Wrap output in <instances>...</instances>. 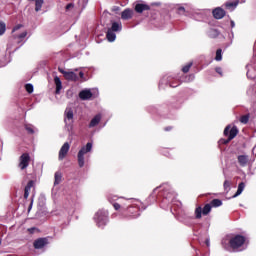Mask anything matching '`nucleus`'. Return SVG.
Listing matches in <instances>:
<instances>
[{"mask_svg":"<svg viewBox=\"0 0 256 256\" xmlns=\"http://www.w3.org/2000/svg\"><path fill=\"white\" fill-rule=\"evenodd\" d=\"M244 190H245V184H244L243 182H241V183L238 185V189H237L235 195L233 196V198L239 197V195H241V193H243Z\"/></svg>","mask_w":256,"mask_h":256,"instance_id":"20","label":"nucleus"},{"mask_svg":"<svg viewBox=\"0 0 256 256\" xmlns=\"http://www.w3.org/2000/svg\"><path fill=\"white\" fill-rule=\"evenodd\" d=\"M19 165L20 169L23 171L24 169H27L29 167V161H31V156L29 154L24 153L20 156L19 159Z\"/></svg>","mask_w":256,"mask_h":256,"instance_id":"8","label":"nucleus"},{"mask_svg":"<svg viewBox=\"0 0 256 256\" xmlns=\"http://www.w3.org/2000/svg\"><path fill=\"white\" fill-rule=\"evenodd\" d=\"M178 13H179V15H184L185 14V7H179L178 8Z\"/></svg>","mask_w":256,"mask_h":256,"instance_id":"37","label":"nucleus"},{"mask_svg":"<svg viewBox=\"0 0 256 256\" xmlns=\"http://www.w3.org/2000/svg\"><path fill=\"white\" fill-rule=\"evenodd\" d=\"M22 27H23L22 24L16 25V26L13 28L12 33H15V31H19V29H21Z\"/></svg>","mask_w":256,"mask_h":256,"instance_id":"36","label":"nucleus"},{"mask_svg":"<svg viewBox=\"0 0 256 256\" xmlns=\"http://www.w3.org/2000/svg\"><path fill=\"white\" fill-rule=\"evenodd\" d=\"M93 149V143L88 142L85 146H83L77 155L78 158V165L80 168L85 167V155H87V153H91Z\"/></svg>","mask_w":256,"mask_h":256,"instance_id":"2","label":"nucleus"},{"mask_svg":"<svg viewBox=\"0 0 256 256\" xmlns=\"http://www.w3.org/2000/svg\"><path fill=\"white\" fill-rule=\"evenodd\" d=\"M123 29V24L121 22H112V26L110 28V31H121Z\"/></svg>","mask_w":256,"mask_h":256,"instance_id":"17","label":"nucleus"},{"mask_svg":"<svg viewBox=\"0 0 256 256\" xmlns=\"http://www.w3.org/2000/svg\"><path fill=\"white\" fill-rule=\"evenodd\" d=\"M106 37L110 43H113V41H115V39H117V35L115 34V32L110 29H108Z\"/></svg>","mask_w":256,"mask_h":256,"instance_id":"18","label":"nucleus"},{"mask_svg":"<svg viewBox=\"0 0 256 256\" xmlns=\"http://www.w3.org/2000/svg\"><path fill=\"white\" fill-rule=\"evenodd\" d=\"M1 243H3V240L0 238V245H1Z\"/></svg>","mask_w":256,"mask_h":256,"instance_id":"49","label":"nucleus"},{"mask_svg":"<svg viewBox=\"0 0 256 256\" xmlns=\"http://www.w3.org/2000/svg\"><path fill=\"white\" fill-rule=\"evenodd\" d=\"M73 109L72 108H66L64 112V123H65V129L71 133L73 131Z\"/></svg>","mask_w":256,"mask_h":256,"instance_id":"4","label":"nucleus"},{"mask_svg":"<svg viewBox=\"0 0 256 256\" xmlns=\"http://www.w3.org/2000/svg\"><path fill=\"white\" fill-rule=\"evenodd\" d=\"M79 77L80 79H83V77H85V74L83 72H79Z\"/></svg>","mask_w":256,"mask_h":256,"instance_id":"44","label":"nucleus"},{"mask_svg":"<svg viewBox=\"0 0 256 256\" xmlns=\"http://www.w3.org/2000/svg\"><path fill=\"white\" fill-rule=\"evenodd\" d=\"M165 131H171V127H166Z\"/></svg>","mask_w":256,"mask_h":256,"instance_id":"47","label":"nucleus"},{"mask_svg":"<svg viewBox=\"0 0 256 256\" xmlns=\"http://www.w3.org/2000/svg\"><path fill=\"white\" fill-rule=\"evenodd\" d=\"M35 231H37L36 227H32V228H28V232L33 235V233H35Z\"/></svg>","mask_w":256,"mask_h":256,"instance_id":"38","label":"nucleus"},{"mask_svg":"<svg viewBox=\"0 0 256 256\" xmlns=\"http://www.w3.org/2000/svg\"><path fill=\"white\" fill-rule=\"evenodd\" d=\"M5 31H7V25L4 22H0V35H4Z\"/></svg>","mask_w":256,"mask_h":256,"instance_id":"29","label":"nucleus"},{"mask_svg":"<svg viewBox=\"0 0 256 256\" xmlns=\"http://www.w3.org/2000/svg\"><path fill=\"white\" fill-rule=\"evenodd\" d=\"M240 123H243L244 125H247V123H249V115L241 116Z\"/></svg>","mask_w":256,"mask_h":256,"instance_id":"32","label":"nucleus"},{"mask_svg":"<svg viewBox=\"0 0 256 256\" xmlns=\"http://www.w3.org/2000/svg\"><path fill=\"white\" fill-rule=\"evenodd\" d=\"M238 3L234 2V3H227L226 7H237Z\"/></svg>","mask_w":256,"mask_h":256,"instance_id":"39","label":"nucleus"},{"mask_svg":"<svg viewBox=\"0 0 256 256\" xmlns=\"http://www.w3.org/2000/svg\"><path fill=\"white\" fill-rule=\"evenodd\" d=\"M31 189H33V180L29 181L24 189V199L29 198V193L31 192Z\"/></svg>","mask_w":256,"mask_h":256,"instance_id":"15","label":"nucleus"},{"mask_svg":"<svg viewBox=\"0 0 256 256\" xmlns=\"http://www.w3.org/2000/svg\"><path fill=\"white\" fill-rule=\"evenodd\" d=\"M202 215H203V208H201V206H199L195 209V218L201 219Z\"/></svg>","mask_w":256,"mask_h":256,"instance_id":"26","label":"nucleus"},{"mask_svg":"<svg viewBox=\"0 0 256 256\" xmlns=\"http://www.w3.org/2000/svg\"><path fill=\"white\" fill-rule=\"evenodd\" d=\"M25 89L27 93H33V85L32 84H26Z\"/></svg>","mask_w":256,"mask_h":256,"instance_id":"35","label":"nucleus"},{"mask_svg":"<svg viewBox=\"0 0 256 256\" xmlns=\"http://www.w3.org/2000/svg\"><path fill=\"white\" fill-rule=\"evenodd\" d=\"M211 209V204H206L202 209V215H209V213H211Z\"/></svg>","mask_w":256,"mask_h":256,"instance_id":"25","label":"nucleus"},{"mask_svg":"<svg viewBox=\"0 0 256 256\" xmlns=\"http://www.w3.org/2000/svg\"><path fill=\"white\" fill-rule=\"evenodd\" d=\"M238 162L240 163L241 167H245V165H247L248 163L247 156L245 155L238 156Z\"/></svg>","mask_w":256,"mask_h":256,"instance_id":"21","label":"nucleus"},{"mask_svg":"<svg viewBox=\"0 0 256 256\" xmlns=\"http://www.w3.org/2000/svg\"><path fill=\"white\" fill-rule=\"evenodd\" d=\"M208 35H209V37H212L213 39H215V37L219 36V32L215 29H212L209 31Z\"/></svg>","mask_w":256,"mask_h":256,"instance_id":"30","label":"nucleus"},{"mask_svg":"<svg viewBox=\"0 0 256 256\" xmlns=\"http://www.w3.org/2000/svg\"><path fill=\"white\" fill-rule=\"evenodd\" d=\"M33 207V202H31L29 208H28V211H31V208Z\"/></svg>","mask_w":256,"mask_h":256,"instance_id":"45","label":"nucleus"},{"mask_svg":"<svg viewBox=\"0 0 256 256\" xmlns=\"http://www.w3.org/2000/svg\"><path fill=\"white\" fill-rule=\"evenodd\" d=\"M238 134L239 129L237 128V126H233L232 128L231 125L226 126V128L224 129L225 137L228 136V140L226 141V143H229V141H233V139H235Z\"/></svg>","mask_w":256,"mask_h":256,"instance_id":"5","label":"nucleus"},{"mask_svg":"<svg viewBox=\"0 0 256 256\" xmlns=\"http://www.w3.org/2000/svg\"><path fill=\"white\" fill-rule=\"evenodd\" d=\"M224 190L226 193H229V191H231V182H229L228 180L224 181Z\"/></svg>","mask_w":256,"mask_h":256,"instance_id":"28","label":"nucleus"},{"mask_svg":"<svg viewBox=\"0 0 256 256\" xmlns=\"http://www.w3.org/2000/svg\"><path fill=\"white\" fill-rule=\"evenodd\" d=\"M26 131H28V133H35V131L33 130V128L31 126H26Z\"/></svg>","mask_w":256,"mask_h":256,"instance_id":"40","label":"nucleus"},{"mask_svg":"<svg viewBox=\"0 0 256 256\" xmlns=\"http://www.w3.org/2000/svg\"><path fill=\"white\" fill-rule=\"evenodd\" d=\"M27 37V31L22 32L21 34H19L18 36H16V39H19L20 41H23V39H25Z\"/></svg>","mask_w":256,"mask_h":256,"instance_id":"34","label":"nucleus"},{"mask_svg":"<svg viewBox=\"0 0 256 256\" xmlns=\"http://www.w3.org/2000/svg\"><path fill=\"white\" fill-rule=\"evenodd\" d=\"M132 18H133V10L125 9L124 11H122L121 19H123L124 21H129V19H132Z\"/></svg>","mask_w":256,"mask_h":256,"instance_id":"13","label":"nucleus"},{"mask_svg":"<svg viewBox=\"0 0 256 256\" xmlns=\"http://www.w3.org/2000/svg\"><path fill=\"white\" fill-rule=\"evenodd\" d=\"M62 174L61 172H56L55 175H54V185H59V183H61V179H62Z\"/></svg>","mask_w":256,"mask_h":256,"instance_id":"23","label":"nucleus"},{"mask_svg":"<svg viewBox=\"0 0 256 256\" xmlns=\"http://www.w3.org/2000/svg\"><path fill=\"white\" fill-rule=\"evenodd\" d=\"M79 97L80 99H82V101H88V99H91V97H93V93L91 92V90L85 89L79 93Z\"/></svg>","mask_w":256,"mask_h":256,"instance_id":"10","label":"nucleus"},{"mask_svg":"<svg viewBox=\"0 0 256 256\" xmlns=\"http://www.w3.org/2000/svg\"><path fill=\"white\" fill-rule=\"evenodd\" d=\"M245 245V237L241 235H236L232 238H224L222 240V247L226 251H241V247Z\"/></svg>","mask_w":256,"mask_h":256,"instance_id":"1","label":"nucleus"},{"mask_svg":"<svg viewBox=\"0 0 256 256\" xmlns=\"http://www.w3.org/2000/svg\"><path fill=\"white\" fill-rule=\"evenodd\" d=\"M248 79H255L256 77V53L253 57V63L246 66Z\"/></svg>","mask_w":256,"mask_h":256,"instance_id":"6","label":"nucleus"},{"mask_svg":"<svg viewBox=\"0 0 256 256\" xmlns=\"http://www.w3.org/2000/svg\"><path fill=\"white\" fill-rule=\"evenodd\" d=\"M170 87H177V86H175V85L171 84V85H170Z\"/></svg>","mask_w":256,"mask_h":256,"instance_id":"48","label":"nucleus"},{"mask_svg":"<svg viewBox=\"0 0 256 256\" xmlns=\"http://www.w3.org/2000/svg\"><path fill=\"white\" fill-rule=\"evenodd\" d=\"M221 205H223V201H221L220 199H213L210 202V206L212 207H221Z\"/></svg>","mask_w":256,"mask_h":256,"instance_id":"24","label":"nucleus"},{"mask_svg":"<svg viewBox=\"0 0 256 256\" xmlns=\"http://www.w3.org/2000/svg\"><path fill=\"white\" fill-rule=\"evenodd\" d=\"M162 186L159 187V189H161ZM163 195L164 197H166V199H171V192H167L169 191V186L165 185L163 186Z\"/></svg>","mask_w":256,"mask_h":256,"instance_id":"22","label":"nucleus"},{"mask_svg":"<svg viewBox=\"0 0 256 256\" xmlns=\"http://www.w3.org/2000/svg\"><path fill=\"white\" fill-rule=\"evenodd\" d=\"M113 207L116 211H119V209H121V205H119V203H114Z\"/></svg>","mask_w":256,"mask_h":256,"instance_id":"41","label":"nucleus"},{"mask_svg":"<svg viewBox=\"0 0 256 256\" xmlns=\"http://www.w3.org/2000/svg\"><path fill=\"white\" fill-rule=\"evenodd\" d=\"M43 3H44L43 0H36L35 1V11L36 12L41 11V7H43Z\"/></svg>","mask_w":256,"mask_h":256,"instance_id":"27","label":"nucleus"},{"mask_svg":"<svg viewBox=\"0 0 256 256\" xmlns=\"http://www.w3.org/2000/svg\"><path fill=\"white\" fill-rule=\"evenodd\" d=\"M98 123H101V114L94 116V118L90 121L89 127H97Z\"/></svg>","mask_w":256,"mask_h":256,"instance_id":"16","label":"nucleus"},{"mask_svg":"<svg viewBox=\"0 0 256 256\" xmlns=\"http://www.w3.org/2000/svg\"><path fill=\"white\" fill-rule=\"evenodd\" d=\"M151 7L147 4H136L135 11L136 13H143V11H149Z\"/></svg>","mask_w":256,"mask_h":256,"instance_id":"14","label":"nucleus"},{"mask_svg":"<svg viewBox=\"0 0 256 256\" xmlns=\"http://www.w3.org/2000/svg\"><path fill=\"white\" fill-rule=\"evenodd\" d=\"M47 243H48L47 238H39L34 241V249H43V247H45Z\"/></svg>","mask_w":256,"mask_h":256,"instance_id":"11","label":"nucleus"},{"mask_svg":"<svg viewBox=\"0 0 256 256\" xmlns=\"http://www.w3.org/2000/svg\"><path fill=\"white\" fill-rule=\"evenodd\" d=\"M192 66H193V63H192V62H190V63H188L186 66H184V67L182 68L183 73H189V69H191Z\"/></svg>","mask_w":256,"mask_h":256,"instance_id":"33","label":"nucleus"},{"mask_svg":"<svg viewBox=\"0 0 256 256\" xmlns=\"http://www.w3.org/2000/svg\"><path fill=\"white\" fill-rule=\"evenodd\" d=\"M58 71L64 75L66 81H79V76H77L73 71H65L62 68H59Z\"/></svg>","mask_w":256,"mask_h":256,"instance_id":"7","label":"nucleus"},{"mask_svg":"<svg viewBox=\"0 0 256 256\" xmlns=\"http://www.w3.org/2000/svg\"><path fill=\"white\" fill-rule=\"evenodd\" d=\"M216 73H218L219 75H223V70L221 69V67L216 68Z\"/></svg>","mask_w":256,"mask_h":256,"instance_id":"43","label":"nucleus"},{"mask_svg":"<svg viewBox=\"0 0 256 256\" xmlns=\"http://www.w3.org/2000/svg\"><path fill=\"white\" fill-rule=\"evenodd\" d=\"M73 7V3H69L68 5H66V11H69V9H73Z\"/></svg>","mask_w":256,"mask_h":256,"instance_id":"42","label":"nucleus"},{"mask_svg":"<svg viewBox=\"0 0 256 256\" xmlns=\"http://www.w3.org/2000/svg\"><path fill=\"white\" fill-rule=\"evenodd\" d=\"M54 83L56 85V93L59 94L61 89H63V85L61 83V79L59 77L54 78Z\"/></svg>","mask_w":256,"mask_h":256,"instance_id":"19","label":"nucleus"},{"mask_svg":"<svg viewBox=\"0 0 256 256\" xmlns=\"http://www.w3.org/2000/svg\"><path fill=\"white\" fill-rule=\"evenodd\" d=\"M222 50L221 49H218L217 51H216V57H215V60L216 61H221V59H223V56H222Z\"/></svg>","mask_w":256,"mask_h":256,"instance_id":"31","label":"nucleus"},{"mask_svg":"<svg viewBox=\"0 0 256 256\" xmlns=\"http://www.w3.org/2000/svg\"><path fill=\"white\" fill-rule=\"evenodd\" d=\"M159 188H156L154 191H157Z\"/></svg>","mask_w":256,"mask_h":256,"instance_id":"50","label":"nucleus"},{"mask_svg":"<svg viewBox=\"0 0 256 256\" xmlns=\"http://www.w3.org/2000/svg\"><path fill=\"white\" fill-rule=\"evenodd\" d=\"M94 221L98 227H105L109 221V212L106 210H99L94 215Z\"/></svg>","mask_w":256,"mask_h":256,"instance_id":"3","label":"nucleus"},{"mask_svg":"<svg viewBox=\"0 0 256 256\" xmlns=\"http://www.w3.org/2000/svg\"><path fill=\"white\" fill-rule=\"evenodd\" d=\"M231 27H235V22L231 21Z\"/></svg>","mask_w":256,"mask_h":256,"instance_id":"46","label":"nucleus"},{"mask_svg":"<svg viewBox=\"0 0 256 256\" xmlns=\"http://www.w3.org/2000/svg\"><path fill=\"white\" fill-rule=\"evenodd\" d=\"M212 13L215 19H223L225 17V10L222 8H215Z\"/></svg>","mask_w":256,"mask_h":256,"instance_id":"12","label":"nucleus"},{"mask_svg":"<svg viewBox=\"0 0 256 256\" xmlns=\"http://www.w3.org/2000/svg\"><path fill=\"white\" fill-rule=\"evenodd\" d=\"M69 149H71V145L69 144V142H66L62 145L58 155L59 161H63L64 158L67 157V154L69 153Z\"/></svg>","mask_w":256,"mask_h":256,"instance_id":"9","label":"nucleus"}]
</instances>
